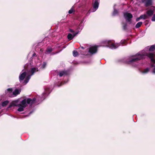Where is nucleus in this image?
<instances>
[{
  "label": "nucleus",
  "mask_w": 155,
  "mask_h": 155,
  "mask_svg": "<svg viewBox=\"0 0 155 155\" xmlns=\"http://www.w3.org/2000/svg\"><path fill=\"white\" fill-rule=\"evenodd\" d=\"M38 68H32L31 70V75H29L28 73H26V72H23L19 76V81H22L24 78H25V79L24 81V83L25 84H26L30 79L31 76L33 75L35 72L38 71Z\"/></svg>",
  "instance_id": "obj_1"
},
{
  "label": "nucleus",
  "mask_w": 155,
  "mask_h": 155,
  "mask_svg": "<svg viewBox=\"0 0 155 155\" xmlns=\"http://www.w3.org/2000/svg\"><path fill=\"white\" fill-rule=\"evenodd\" d=\"M147 55L140 52L137 53L135 55L133 56L131 60L128 61V63L131 64L134 62L140 60L144 58L145 55Z\"/></svg>",
  "instance_id": "obj_2"
},
{
  "label": "nucleus",
  "mask_w": 155,
  "mask_h": 155,
  "mask_svg": "<svg viewBox=\"0 0 155 155\" xmlns=\"http://www.w3.org/2000/svg\"><path fill=\"white\" fill-rule=\"evenodd\" d=\"M35 100V98H33L32 100L30 98H28L27 100L25 99H24L21 101V104H20L25 107L27 106V104H32L34 103Z\"/></svg>",
  "instance_id": "obj_3"
},
{
  "label": "nucleus",
  "mask_w": 155,
  "mask_h": 155,
  "mask_svg": "<svg viewBox=\"0 0 155 155\" xmlns=\"http://www.w3.org/2000/svg\"><path fill=\"white\" fill-rule=\"evenodd\" d=\"M105 43L107 45L105 46L109 47L112 49L116 48L120 46L119 44H114L111 41H106Z\"/></svg>",
  "instance_id": "obj_4"
},
{
  "label": "nucleus",
  "mask_w": 155,
  "mask_h": 155,
  "mask_svg": "<svg viewBox=\"0 0 155 155\" xmlns=\"http://www.w3.org/2000/svg\"><path fill=\"white\" fill-rule=\"evenodd\" d=\"M124 17L126 21L129 23H131V19L133 18L132 15L128 12H126L124 13Z\"/></svg>",
  "instance_id": "obj_5"
},
{
  "label": "nucleus",
  "mask_w": 155,
  "mask_h": 155,
  "mask_svg": "<svg viewBox=\"0 0 155 155\" xmlns=\"http://www.w3.org/2000/svg\"><path fill=\"white\" fill-rule=\"evenodd\" d=\"M99 4V3L98 1H95L93 4V8L89 11V13L95 12L97 9L98 7Z\"/></svg>",
  "instance_id": "obj_6"
},
{
  "label": "nucleus",
  "mask_w": 155,
  "mask_h": 155,
  "mask_svg": "<svg viewBox=\"0 0 155 155\" xmlns=\"http://www.w3.org/2000/svg\"><path fill=\"white\" fill-rule=\"evenodd\" d=\"M97 46H91L89 49V52L91 54H93L96 52L97 51Z\"/></svg>",
  "instance_id": "obj_7"
},
{
  "label": "nucleus",
  "mask_w": 155,
  "mask_h": 155,
  "mask_svg": "<svg viewBox=\"0 0 155 155\" xmlns=\"http://www.w3.org/2000/svg\"><path fill=\"white\" fill-rule=\"evenodd\" d=\"M148 56L150 58L152 62L155 63V55L153 54L150 53L148 54Z\"/></svg>",
  "instance_id": "obj_8"
},
{
  "label": "nucleus",
  "mask_w": 155,
  "mask_h": 155,
  "mask_svg": "<svg viewBox=\"0 0 155 155\" xmlns=\"http://www.w3.org/2000/svg\"><path fill=\"white\" fill-rule=\"evenodd\" d=\"M18 101H13L11 103V104L9 106V107H10L12 106H17L19 105V104H18Z\"/></svg>",
  "instance_id": "obj_9"
},
{
  "label": "nucleus",
  "mask_w": 155,
  "mask_h": 155,
  "mask_svg": "<svg viewBox=\"0 0 155 155\" xmlns=\"http://www.w3.org/2000/svg\"><path fill=\"white\" fill-rule=\"evenodd\" d=\"M49 93V91L48 89H45V91L43 93V97H42V99H44L45 98V97L48 95V94Z\"/></svg>",
  "instance_id": "obj_10"
},
{
  "label": "nucleus",
  "mask_w": 155,
  "mask_h": 155,
  "mask_svg": "<svg viewBox=\"0 0 155 155\" xmlns=\"http://www.w3.org/2000/svg\"><path fill=\"white\" fill-rule=\"evenodd\" d=\"M21 92L20 90L17 89H15L13 92V94L14 96H15L18 94H19Z\"/></svg>",
  "instance_id": "obj_11"
},
{
  "label": "nucleus",
  "mask_w": 155,
  "mask_h": 155,
  "mask_svg": "<svg viewBox=\"0 0 155 155\" xmlns=\"http://www.w3.org/2000/svg\"><path fill=\"white\" fill-rule=\"evenodd\" d=\"M19 107L18 109V110L19 111H22L24 110V108L25 107L23 106H22L21 104H19L18 106Z\"/></svg>",
  "instance_id": "obj_12"
},
{
  "label": "nucleus",
  "mask_w": 155,
  "mask_h": 155,
  "mask_svg": "<svg viewBox=\"0 0 155 155\" xmlns=\"http://www.w3.org/2000/svg\"><path fill=\"white\" fill-rule=\"evenodd\" d=\"M147 48H149V50L150 51H154L155 50V44L150 46V47H147Z\"/></svg>",
  "instance_id": "obj_13"
},
{
  "label": "nucleus",
  "mask_w": 155,
  "mask_h": 155,
  "mask_svg": "<svg viewBox=\"0 0 155 155\" xmlns=\"http://www.w3.org/2000/svg\"><path fill=\"white\" fill-rule=\"evenodd\" d=\"M151 1L150 0H147L145 2V5L146 6L151 5Z\"/></svg>",
  "instance_id": "obj_14"
},
{
  "label": "nucleus",
  "mask_w": 155,
  "mask_h": 155,
  "mask_svg": "<svg viewBox=\"0 0 155 155\" xmlns=\"http://www.w3.org/2000/svg\"><path fill=\"white\" fill-rule=\"evenodd\" d=\"M9 103L8 101H6L2 102L1 106L2 107H5Z\"/></svg>",
  "instance_id": "obj_15"
},
{
  "label": "nucleus",
  "mask_w": 155,
  "mask_h": 155,
  "mask_svg": "<svg viewBox=\"0 0 155 155\" xmlns=\"http://www.w3.org/2000/svg\"><path fill=\"white\" fill-rule=\"evenodd\" d=\"M153 11L151 9H150L147 11V14L148 15L150 16L153 15Z\"/></svg>",
  "instance_id": "obj_16"
},
{
  "label": "nucleus",
  "mask_w": 155,
  "mask_h": 155,
  "mask_svg": "<svg viewBox=\"0 0 155 155\" xmlns=\"http://www.w3.org/2000/svg\"><path fill=\"white\" fill-rule=\"evenodd\" d=\"M12 88H8L5 91V93L6 94L9 95V94L12 92Z\"/></svg>",
  "instance_id": "obj_17"
},
{
  "label": "nucleus",
  "mask_w": 155,
  "mask_h": 155,
  "mask_svg": "<svg viewBox=\"0 0 155 155\" xmlns=\"http://www.w3.org/2000/svg\"><path fill=\"white\" fill-rule=\"evenodd\" d=\"M149 69L148 68H146L144 70H143V71H141V73L143 74H146L149 71Z\"/></svg>",
  "instance_id": "obj_18"
},
{
  "label": "nucleus",
  "mask_w": 155,
  "mask_h": 155,
  "mask_svg": "<svg viewBox=\"0 0 155 155\" xmlns=\"http://www.w3.org/2000/svg\"><path fill=\"white\" fill-rule=\"evenodd\" d=\"M66 74V72L65 71H61L59 73V75L60 77H61L63 75Z\"/></svg>",
  "instance_id": "obj_19"
},
{
  "label": "nucleus",
  "mask_w": 155,
  "mask_h": 155,
  "mask_svg": "<svg viewBox=\"0 0 155 155\" xmlns=\"http://www.w3.org/2000/svg\"><path fill=\"white\" fill-rule=\"evenodd\" d=\"M74 38L73 35L71 34L70 33L68 35V39L70 40H72Z\"/></svg>",
  "instance_id": "obj_20"
},
{
  "label": "nucleus",
  "mask_w": 155,
  "mask_h": 155,
  "mask_svg": "<svg viewBox=\"0 0 155 155\" xmlns=\"http://www.w3.org/2000/svg\"><path fill=\"white\" fill-rule=\"evenodd\" d=\"M140 18H141V19H145L148 18L146 14H144L143 15H140Z\"/></svg>",
  "instance_id": "obj_21"
},
{
  "label": "nucleus",
  "mask_w": 155,
  "mask_h": 155,
  "mask_svg": "<svg viewBox=\"0 0 155 155\" xmlns=\"http://www.w3.org/2000/svg\"><path fill=\"white\" fill-rule=\"evenodd\" d=\"M142 24V22H139L137 23L135 26V27L136 28H139L140 27Z\"/></svg>",
  "instance_id": "obj_22"
},
{
  "label": "nucleus",
  "mask_w": 155,
  "mask_h": 155,
  "mask_svg": "<svg viewBox=\"0 0 155 155\" xmlns=\"http://www.w3.org/2000/svg\"><path fill=\"white\" fill-rule=\"evenodd\" d=\"M52 51V48H47V50L46 51V54H49Z\"/></svg>",
  "instance_id": "obj_23"
},
{
  "label": "nucleus",
  "mask_w": 155,
  "mask_h": 155,
  "mask_svg": "<svg viewBox=\"0 0 155 155\" xmlns=\"http://www.w3.org/2000/svg\"><path fill=\"white\" fill-rule=\"evenodd\" d=\"M78 54V52L75 50H74L73 52V55L74 57L77 56Z\"/></svg>",
  "instance_id": "obj_24"
},
{
  "label": "nucleus",
  "mask_w": 155,
  "mask_h": 155,
  "mask_svg": "<svg viewBox=\"0 0 155 155\" xmlns=\"http://www.w3.org/2000/svg\"><path fill=\"white\" fill-rule=\"evenodd\" d=\"M118 13V12L117 10L114 9V11L113 13V15H116Z\"/></svg>",
  "instance_id": "obj_25"
},
{
  "label": "nucleus",
  "mask_w": 155,
  "mask_h": 155,
  "mask_svg": "<svg viewBox=\"0 0 155 155\" xmlns=\"http://www.w3.org/2000/svg\"><path fill=\"white\" fill-rule=\"evenodd\" d=\"M46 64L45 62H44L43 64H42L41 68H44L46 66Z\"/></svg>",
  "instance_id": "obj_26"
},
{
  "label": "nucleus",
  "mask_w": 155,
  "mask_h": 155,
  "mask_svg": "<svg viewBox=\"0 0 155 155\" xmlns=\"http://www.w3.org/2000/svg\"><path fill=\"white\" fill-rule=\"evenodd\" d=\"M73 11V10L72 8H71L70 10L68 11V13L69 14L72 13Z\"/></svg>",
  "instance_id": "obj_27"
},
{
  "label": "nucleus",
  "mask_w": 155,
  "mask_h": 155,
  "mask_svg": "<svg viewBox=\"0 0 155 155\" xmlns=\"http://www.w3.org/2000/svg\"><path fill=\"white\" fill-rule=\"evenodd\" d=\"M152 21H155V15H154L152 18Z\"/></svg>",
  "instance_id": "obj_28"
},
{
  "label": "nucleus",
  "mask_w": 155,
  "mask_h": 155,
  "mask_svg": "<svg viewBox=\"0 0 155 155\" xmlns=\"http://www.w3.org/2000/svg\"><path fill=\"white\" fill-rule=\"evenodd\" d=\"M125 40H122L120 42V43L121 44H123V43H125Z\"/></svg>",
  "instance_id": "obj_29"
},
{
  "label": "nucleus",
  "mask_w": 155,
  "mask_h": 155,
  "mask_svg": "<svg viewBox=\"0 0 155 155\" xmlns=\"http://www.w3.org/2000/svg\"><path fill=\"white\" fill-rule=\"evenodd\" d=\"M78 33V32H77L76 33H74L73 34V37H75L76 35Z\"/></svg>",
  "instance_id": "obj_30"
},
{
  "label": "nucleus",
  "mask_w": 155,
  "mask_h": 155,
  "mask_svg": "<svg viewBox=\"0 0 155 155\" xmlns=\"http://www.w3.org/2000/svg\"><path fill=\"white\" fill-rule=\"evenodd\" d=\"M152 72L153 73L155 74V66H154V68L153 69V71H152Z\"/></svg>",
  "instance_id": "obj_31"
},
{
  "label": "nucleus",
  "mask_w": 155,
  "mask_h": 155,
  "mask_svg": "<svg viewBox=\"0 0 155 155\" xmlns=\"http://www.w3.org/2000/svg\"><path fill=\"white\" fill-rule=\"evenodd\" d=\"M140 19H141V18H140V16L139 17L137 18H136V21H138Z\"/></svg>",
  "instance_id": "obj_32"
},
{
  "label": "nucleus",
  "mask_w": 155,
  "mask_h": 155,
  "mask_svg": "<svg viewBox=\"0 0 155 155\" xmlns=\"http://www.w3.org/2000/svg\"><path fill=\"white\" fill-rule=\"evenodd\" d=\"M69 31H70L71 32H74V31L72 29H69Z\"/></svg>",
  "instance_id": "obj_33"
},
{
  "label": "nucleus",
  "mask_w": 155,
  "mask_h": 155,
  "mask_svg": "<svg viewBox=\"0 0 155 155\" xmlns=\"http://www.w3.org/2000/svg\"><path fill=\"white\" fill-rule=\"evenodd\" d=\"M36 54L34 53L33 55V56H36Z\"/></svg>",
  "instance_id": "obj_34"
},
{
  "label": "nucleus",
  "mask_w": 155,
  "mask_h": 155,
  "mask_svg": "<svg viewBox=\"0 0 155 155\" xmlns=\"http://www.w3.org/2000/svg\"><path fill=\"white\" fill-rule=\"evenodd\" d=\"M126 26V25L124 26V28H125Z\"/></svg>",
  "instance_id": "obj_35"
},
{
  "label": "nucleus",
  "mask_w": 155,
  "mask_h": 155,
  "mask_svg": "<svg viewBox=\"0 0 155 155\" xmlns=\"http://www.w3.org/2000/svg\"><path fill=\"white\" fill-rule=\"evenodd\" d=\"M81 48H82V49H84V47H81Z\"/></svg>",
  "instance_id": "obj_36"
},
{
  "label": "nucleus",
  "mask_w": 155,
  "mask_h": 155,
  "mask_svg": "<svg viewBox=\"0 0 155 155\" xmlns=\"http://www.w3.org/2000/svg\"><path fill=\"white\" fill-rule=\"evenodd\" d=\"M1 108V106L0 105V109Z\"/></svg>",
  "instance_id": "obj_37"
},
{
  "label": "nucleus",
  "mask_w": 155,
  "mask_h": 155,
  "mask_svg": "<svg viewBox=\"0 0 155 155\" xmlns=\"http://www.w3.org/2000/svg\"><path fill=\"white\" fill-rule=\"evenodd\" d=\"M31 112H30V114L31 113Z\"/></svg>",
  "instance_id": "obj_38"
},
{
  "label": "nucleus",
  "mask_w": 155,
  "mask_h": 155,
  "mask_svg": "<svg viewBox=\"0 0 155 155\" xmlns=\"http://www.w3.org/2000/svg\"><path fill=\"white\" fill-rule=\"evenodd\" d=\"M152 66H153V65H152Z\"/></svg>",
  "instance_id": "obj_39"
}]
</instances>
